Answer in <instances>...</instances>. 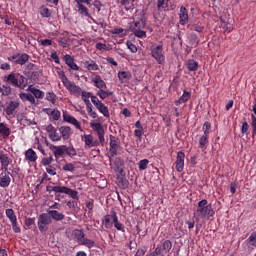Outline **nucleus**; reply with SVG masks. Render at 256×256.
<instances>
[{"instance_id":"28","label":"nucleus","mask_w":256,"mask_h":256,"mask_svg":"<svg viewBox=\"0 0 256 256\" xmlns=\"http://www.w3.org/2000/svg\"><path fill=\"white\" fill-rule=\"evenodd\" d=\"M19 97L21 101H29L32 105H35V96L33 94L20 93Z\"/></svg>"},{"instance_id":"19","label":"nucleus","mask_w":256,"mask_h":256,"mask_svg":"<svg viewBox=\"0 0 256 256\" xmlns=\"http://www.w3.org/2000/svg\"><path fill=\"white\" fill-rule=\"evenodd\" d=\"M112 222L114 224L115 229L117 231H122L125 233V228L123 227V224L119 222V217H117V212L112 210Z\"/></svg>"},{"instance_id":"49","label":"nucleus","mask_w":256,"mask_h":256,"mask_svg":"<svg viewBox=\"0 0 256 256\" xmlns=\"http://www.w3.org/2000/svg\"><path fill=\"white\" fill-rule=\"evenodd\" d=\"M167 7V5H169V0H158L157 2V9L158 11H160V9H163V7Z\"/></svg>"},{"instance_id":"50","label":"nucleus","mask_w":256,"mask_h":256,"mask_svg":"<svg viewBox=\"0 0 256 256\" xmlns=\"http://www.w3.org/2000/svg\"><path fill=\"white\" fill-rule=\"evenodd\" d=\"M202 129L204 131V135H209V133H211V123L205 122Z\"/></svg>"},{"instance_id":"43","label":"nucleus","mask_w":256,"mask_h":256,"mask_svg":"<svg viewBox=\"0 0 256 256\" xmlns=\"http://www.w3.org/2000/svg\"><path fill=\"white\" fill-rule=\"evenodd\" d=\"M48 137L53 142L61 141V134H59L57 130H54Z\"/></svg>"},{"instance_id":"33","label":"nucleus","mask_w":256,"mask_h":256,"mask_svg":"<svg viewBox=\"0 0 256 256\" xmlns=\"http://www.w3.org/2000/svg\"><path fill=\"white\" fill-rule=\"evenodd\" d=\"M247 247H256V231L253 232L246 240Z\"/></svg>"},{"instance_id":"54","label":"nucleus","mask_w":256,"mask_h":256,"mask_svg":"<svg viewBox=\"0 0 256 256\" xmlns=\"http://www.w3.org/2000/svg\"><path fill=\"white\" fill-rule=\"evenodd\" d=\"M251 119H252V122H251V125H252V134L253 135H256V117H255V114H251Z\"/></svg>"},{"instance_id":"26","label":"nucleus","mask_w":256,"mask_h":256,"mask_svg":"<svg viewBox=\"0 0 256 256\" xmlns=\"http://www.w3.org/2000/svg\"><path fill=\"white\" fill-rule=\"evenodd\" d=\"M186 67L188 71H197L199 69V63L194 59H189L186 61Z\"/></svg>"},{"instance_id":"8","label":"nucleus","mask_w":256,"mask_h":256,"mask_svg":"<svg viewBox=\"0 0 256 256\" xmlns=\"http://www.w3.org/2000/svg\"><path fill=\"white\" fill-rule=\"evenodd\" d=\"M108 157L111 169H113L115 173H123V167L125 165V162L122 160V158L111 156V154H109Z\"/></svg>"},{"instance_id":"58","label":"nucleus","mask_w":256,"mask_h":256,"mask_svg":"<svg viewBox=\"0 0 256 256\" xmlns=\"http://www.w3.org/2000/svg\"><path fill=\"white\" fill-rule=\"evenodd\" d=\"M63 171H75V166L72 163L66 164L63 166Z\"/></svg>"},{"instance_id":"53","label":"nucleus","mask_w":256,"mask_h":256,"mask_svg":"<svg viewBox=\"0 0 256 256\" xmlns=\"http://www.w3.org/2000/svg\"><path fill=\"white\" fill-rule=\"evenodd\" d=\"M126 45L131 53H137V46H135V44H133L131 41H128Z\"/></svg>"},{"instance_id":"17","label":"nucleus","mask_w":256,"mask_h":256,"mask_svg":"<svg viewBox=\"0 0 256 256\" xmlns=\"http://www.w3.org/2000/svg\"><path fill=\"white\" fill-rule=\"evenodd\" d=\"M124 7L125 11L132 12L135 9V0H117Z\"/></svg>"},{"instance_id":"22","label":"nucleus","mask_w":256,"mask_h":256,"mask_svg":"<svg viewBox=\"0 0 256 256\" xmlns=\"http://www.w3.org/2000/svg\"><path fill=\"white\" fill-rule=\"evenodd\" d=\"M48 215L50 219H54V221H63V219H65V214L57 210H48Z\"/></svg>"},{"instance_id":"30","label":"nucleus","mask_w":256,"mask_h":256,"mask_svg":"<svg viewBox=\"0 0 256 256\" xmlns=\"http://www.w3.org/2000/svg\"><path fill=\"white\" fill-rule=\"evenodd\" d=\"M0 135L6 139V137H9L11 135V129L7 127L4 123H0Z\"/></svg>"},{"instance_id":"52","label":"nucleus","mask_w":256,"mask_h":256,"mask_svg":"<svg viewBox=\"0 0 256 256\" xmlns=\"http://www.w3.org/2000/svg\"><path fill=\"white\" fill-rule=\"evenodd\" d=\"M56 95H55V93H53V92H48L47 94H46V99H47V101H50V102H52V103H55V101H56Z\"/></svg>"},{"instance_id":"7","label":"nucleus","mask_w":256,"mask_h":256,"mask_svg":"<svg viewBox=\"0 0 256 256\" xmlns=\"http://www.w3.org/2000/svg\"><path fill=\"white\" fill-rule=\"evenodd\" d=\"M143 27H145V23L142 20L133 21L130 23V31L134 33L135 37H145L147 32L143 31Z\"/></svg>"},{"instance_id":"59","label":"nucleus","mask_w":256,"mask_h":256,"mask_svg":"<svg viewBox=\"0 0 256 256\" xmlns=\"http://www.w3.org/2000/svg\"><path fill=\"white\" fill-rule=\"evenodd\" d=\"M222 27L228 31V33H231L233 31V25L231 23L223 22Z\"/></svg>"},{"instance_id":"44","label":"nucleus","mask_w":256,"mask_h":256,"mask_svg":"<svg viewBox=\"0 0 256 256\" xmlns=\"http://www.w3.org/2000/svg\"><path fill=\"white\" fill-rule=\"evenodd\" d=\"M0 93L4 95V97L11 95V86L3 85L0 87Z\"/></svg>"},{"instance_id":"14","label":"nucleus","mask_w":256,"mask_h":256,"mask_svg":"<svg viewBox=\"0 0 256 256\" xmlns=\"http://www.w3.org/2000/svg\"><path fill=\"white\" fill-rule=\"evenodd\" d=\"M179 19L180 25H187L189 23V12L185 6L180 7Z\"/></svg>"},{"instance_id":"29","label":"nucleus","mask_w":256,"mask_h":256,"mask_svg":"<svg viewBox=\"0 0 256 256\" xmlns=\"http://www.w3.org/2000/svg\"><path fill=\"white\" fill-rule=\"evenodd\" d=\"M25 157H26V159H28V161H30L31 163H35V161H37V153H35L33 149H28V150L25 152Z\"/></svg>"},{"instance_id":"51","label":"nucleus","mask_w":256,"mask_h":256,"mask_svg":"<svg viewBox=\"0 0 256 256\" xmlns=\"http://www.w3.org/2000/svg\"><path fill=\"white\" fill-rule=\"evenodd\" d=\"M64 61L68 67H70L71 64L75 62V60H73V57H71V55L69 54L64 55Z\"/></svg>"},{"instance_id":"63","label":"nucleus","mask_w":256,"mask_h":256,"mask_svg":"<svg viewBox=\"0 0 256 256\" xmlns=\"http://www.w3.org/2000/svg\"><path fill=\"white\" fill-rule=\"evenodd\" d=\"M51 59H53L55 63L59 64V56L57 55V52L54 51L51 53Z\"/></svg>"},{"instance_id":"55","label":"nucleus","mask_w":256,"mask_h":256,"mask_svg":"<svg viewBox=\"0 0 256 256\" xmlns=\"http://www.w3.org/2000/svg\"><path fill=\"white\" fill-rule=\"evenodd\" d=\"M11 224L14 233H21V228L19 227V224H17V220H14V222H11Z\"/></svg>"},{"instance_id":"45","label":"nucleus","mask_w":256,"mask_h":256,"mask_svg":"<svg viewBox=\"0 0 256 256\" xmlns=\"http://www.w3.org/2000/svg\"><path fill=\"white\" fill-rule=\"evenodd\" d=\"M40 15H42V17H51V10H49V8L42 6L40 7Z\"/></svg>"},{"instance_id":"18","label":"nucleus","mask_w":256,"mask_h":256,"mask_svg":"<svg viewBox=\"0 0 256 256\" xmlns=\"http://www.w3.org/2000/svg\"><path fill=\"white\" fill-rule=\"evenodd\" d=\"M20 103L17 100L10 101L5 109L6 115H13L15 109H18Z\"/></svg>"},{"instance_id":"24","label":"nucleus","mask_w":256,"mask_h":256,"mask_svg":"<svg viewBox=\"0 0 256 256\" xmlns=\"http://www.w3.org/2000/svg\"><path fill=\"white\" fill-rule=\"evenodd\" d=\"M76 7L78 9L79 15H82L83 17H90L89 9H87V7H85V5H83V3L77 1Z\"/></svg>"},{"instance_id":"40","label":"nucleus","mask_w":256,"mask_h":256,"mask_svg":"<svg viewBox=\"0 0 256 256\" xmlns=\"http://www.w3.org/2000/svg\"><path fill=\"white\" fill-rule=\"evenodd\" d=\"M173 248V243H171L170 240H165L162 244V251H165V253H169L171 249Z\"/></svg>"},{"instance_id":"23","label":"nucleus","mask_w":256,"mask_h":256,"mask_svg":"<svg viewBox=\"0 0 256 256\" xmlns=\"http://www.w3.org/2000/svg\"><path fill=\"white\" fill-rule=\"evenodd\" d=\"M0 162H1V171H8L9 164L11 163V160H9V156L7 154H2L0 156Z\"/></svg>"},{"instance_id":"25","label":"nucleus","mask_w":256,"mask_h":256,"mask_svg":"<svg viewBox=\"0 0 256 256\" xmlns=\"http://www.w3.org/2000/svg\"><path fill=\"white\" fill-rule=\"evenodd\" d=\"M95 87H97L98 89L103 90L107 87V84H105V81H103V79H101V76H96L92 79Z\"/></svg>"},{"instance_id":"47","label":"nucleus","mask_w":256,"mask_h":256,"mask_svg":"<svg viewBox=\"0 0 256 256\" xmlns=\"http://www.w3.org/2000/svg\"><path fill=\"white\" fill-rule=\"evenodd\" d=\"M147 165H149V160L147 159H143L139 162V169L140 171H145V169H147Z\"/></svg>"},{"instance_id":"16","label":"nucleus","mask_w":256,"mask_h":256,"mask_svg":"<svg viewBox=\"0 0 256 256\" xmlns=\"http://www.w3.org/2000/svg\"><path fill=\"white\" fill-rule=\"evenodd\" d=\"M59 133L61 134V137L64 139V141H67V139L73 135V131L69 126H61L59 128Z\"/></svg>"},{"instance_id":"60","label":"nucleus","mask_w":256,"mask_h":256,"mask_svg":"<svg viewBox=\"0 0 256 256\" xmlns=\"http://www.w3.org/2000/svg\"><path fill=\"white\" fill-rule=\"evenodd\" d=\"M53 163V157H48V158H44L42 160V165L47 166V165H51Z\"/></svg>"},{"instance_id":"10","label":"nucleus","mask_w":256,"mask_h":256,"mask_svg":"<svg viewBox=\"0 0 256 256\" xmlns=\"http://www.w3.org/2000/svg\"><path fill=\"white\" fill-rule=\"evenodd\" d=\"M110 148H109V155L111 157H115L117 155V151H119V147H121V141H119V138L110 135Z\"/></svg>"},{"instance_id":"27","label":"nucleus","mask_w":256,"mask_h":256,"mask_svg":"<svg viewBox=\"0 0 256 256\" xmlns=\"http://www.w3.org/2000/svg\"><path fill=\"white\" fill-rule=\"evenodd\" d=\"M80 95H81L82 101H84L86 107L91 105V101L89 99H91L93 97V93L86 92V91H81Z\"/></svg>"},{"instance_id":"35","label":"nucleus","mask_w":256,"mask_h":256,"mask_svg":"<svg viewBox=\"0 0 256 256\" xmlns=\"http://www.w3.org/2000/svg\"><path fill=\"white\" fill-rule=\"evenodd\" d=\"M66 146H53L55 157H61L65 153Z\"/></svg>"},{"instance_id":"57","label":"nucleus","mask_w":256,"mask_h":256,"mask_svg":"<svg viewBox=\"0 0 256 256\" xmlns=\"http://www.w3.org/2000/svg\"><path fill=\"white\" fill-rule=\"evenodd\" d=\"M91 101L95 107H99L103 103L101 102V100H99V98H97V96H93V95H92Z\"/></svg>"},{"instance_id":"12","label":"nucleus","mask_w":256,"mask_h":256,"mask_svg":"<svg viewBox=\"0 0 256 256\" xmlns=\"http://www.w3.org/2000/svg\"><path fill=\"white\" fill-rule=\"evenodd\" d=\"M11 185V172H8V170L2 172L0 174V187H9Z\"/></svg>"},{"instance_id":"41","label":"nucleus","mask_w":256,"mask_h":256,"mask_svg":"<svg viewBox=\"0 0 256 256\" xmlns=\"http://www.w3.org/2000/svg\"><path fill=\"white\" fill-rule=\"evenodd\" d=\"M96 95L100 97V99H107V97H111L113 95V92L105 91V90H99Z\"/></svg>"},{"instance_id":"56","label":"nucleus","mask_w":256,"mask_h":256,"mask_svg":"<svg viewBox=\"0 0 256 256\" xmlns=\"http://www.w3.org/2000/svg\"><path fill=\"white\" fill-rule=\"evenodd\" d=\"M40 44L42 45V47H51V45H53V41L49 39H44L40 41Z\"/></svg>"},{"instance_id":"61","label":"nucleus","mask_w":256,"mask_h":256,"mask_svg":"<svg viewBox=\"0 0 256 256\" xmlns=\"http://www.w3.org/2000/svg\"><path fill=\"white\" fill-rule=\"evenodd\" d=\"M96 49H98L99 51H106L107 50V44H103L101 42H98L96 44Z\"/></svg>"},{"instance_id":"13","label":"nucleus","mask_w":256,"mask_h":256,"mask_svg":"<svg viewBox=\"0 0 256 256\" xmlns=\"http://www.w3.org/2000/svg\"><path fill=\"white\" fill-rule=\"evenodd\" d=\"M175 163H176V171H178V173H181V171H183L185 167V153L181 151L178 152Z\"/></svg>"},{"instance_id":"37","label":"nucleus","mask_w":256,"mask_h":256,"mask_svg":"<svg viewBox=\"0 0 256 256\" xmlns=\"http://www.w3.org/2000/svg\"><path fill=\"white\" fill-rule=\"evenodd\" d=\"M6 217L9 218L10 223L17 221V215H15V211L13 209H6Z\"/></svg>"},{"instance_id":"38","label":"nucleus","mask_w":256,"mask_h":256,"mask_svg":"<svg viewBox=\"0 0 256 256\" xmlns=\"http://www.w3.org/2000/svg\"><path fill=\"white\" fill-rule=\"evenodd\" d=\"M96 109H98V111H100L102 115H104V117H109V108L105 106L103 102L99 106H97Z\"/></svg>"},{"instance_id":"62","label":"nucleus","mask_w":256,"mask_h":256,"mask_svg":"<svg viewBox=\"0 0 256 256\" xmlns=\"http://www.w3.org/2000/svg\"><path fill=\"white\" fill-rule=\"evenodd\" d=\"M25 225L27 227H31V225H35V218H26Z\"/></svg>"},{"instance_id":"20","label":"nucleus","mask_w":256,"mask_h":256,"mask_svg":"<svg viewBox=\"0 0 256 256\" xmlns=\"http://www.w3.org/2000/svg\"><path fill=\"white\" fill-rule=\"evenodd\" d=\"M26 91H29L30 93H32L36 99H43V97H45V93L35 88V86L33 85H29Z\"/></svg>"},{"instance_id":"2","label":"nucleus","mask_w":256,"mask_h":256,"mask_svg":"<svg viewBox=\"0 0 256 256\" xmlns=\"http://www.w3.org/2000/svg\"><path fill=\"white\" fill-rule=\"evenodd\" d=\"M4 81L12 85V87H17L18 89H25V87H27V78L17 72H12L4 76Z\"/></svg>"},{"instance_id":"5","label":"nucleus","mask_w":256,"mask_h":256,"mask_svg":"<svg viewBox=\"0 0 256 256\" xmlns=\"http://www.w3.org/2000/svg\"><path fill=\"white\" fill-rule=\"evenodd\" d=\"M47 191H53L54 193H64V195H69L72 199H79V192L68 188L67 186H48Z\"/></svg>"},{"instance_id":"15","label":"nucleus","mask_w":256,"mask_h":256,"mask_svg":"<svg viewBox=\"0 0 256 256\" xmlns=\"http://www.w3.org/2000/svg\"><path fill=\"white\" fill-rule=\"evenodd\" d=\"M63 119L66 123H70V125H74L76 129H79L81 131V124L79 123V121L76 120L75 117L69 114H63Z\"/></svg>"},{"instance_id":"48","label":"nucleus","mask_w":256,"mask_h":256,"mask_svg":"<svg viewBox=\"0 0 256 256\" xmlns=\"http://www.w3.org/2000/svg\"><path fill=\"white\" fill-rule=\"evenodd\" d=\"M65 153H67V155H69V157H75V155H77V150H75V148L73 147H66L65 148Z\"/></svg>"},{"instance_id":"6","label":"nucleus","mask_w":256,"mask_h":256,"mask_svg":"<svg viewBox=\"0 0 256 256\" xmlns=\"http://www.w3.org/2000/svg\"><path fill=\"white\" fill-rule=\"evenodd\" d=\"M53 223L51 216L48 213H42L38 217V229L41 233H45L49 228V225Z\"/></svg>"},{"instance_id":"11","label":"nucleus","mask_w":256,"mask_h":256,"mask_svg":"<svg viewBox=\"0 0 256 256\" xmlns=\"http://www.w3.org/2000/svg\"><path fill=\"white\" fill-rule=\"evenodd\" d=\"M151 55L160 64L163 63V61H165V56H163V46L162 45H158L155 48H152Z\"/></svg>"},{"instance_id":"46","label":"nucleus","mask_w":256,"mask_h":256,"mask_svg":"<svg viewBox=\"0 0 256 256\" xmlns=\"http://www.w3.org/2000/svg\"><path fill=\"white\" fill-rule=\"evenodd\" d=\"M86 109H87L88 115H90L92 119H97V112L93 110V104L86 106Z\"/></svg>"},{"instance_id":"9","label":"nucleus","mask_w":256,"mask_h":256,"mask_svg":"<svg viewBox=\"0 0 256 256\" xmlns=\"http://www.w3.org/2000/svg\"><path fill=\"white\" fill-rule=\"evenodd\" d=\"M61 81H62L64 87H66V89H68V91H70V93H73V95H81V87H79V86L75 85L73 82L69 81V79L67 78L65 73H62Z\"/></svg>"},{"instance_id":"21","label":"nucleus","mask_w":256,"mask_h":256,"mask_svg":"<svg viewBox=\"0 0 256 256\" xmlns=\"http://www.w3.org/2000/svg\"><path fill=\"white\" fill-rule=\"evenodd\" d=\"M83 65L87 71H99V65H97L95 60H86L83 62Z\"/></svg>"},{"instance_id":"3","label":"nucleus","mask_w":256,"mask_h":256,"mask_svg":"<svg viewBox=\"0 0 256 256\" xmlns=\"http://www.w3.org/2000/svg\"><path fill=\"white\" fill-rule=\"evenodd\" d=\"M207 203L206 199L198 202L196 214L200 219H209V217H213L215 214L213 207L211 205H207Z\"/></svg>"},{"instance_id":"36","label":"nucleus","mask_w":256,"mask_h":256,"mask_svg":"<svg viewBox=\"0 0 256 256\" xmlns=\"http://www.w3.org/2000/svg\"><path fill=\"white\" fill-rule=\"evenodd\" d=\"M209 143V134H203L199 139V147L200 149H204L205 145Z\"/></svg>"},{"instance_id":"34","label":"nucleus","mask_w":256,"mask_h":256,"mask_svg":"<svg viewBox=\"0 0 256 256\" xmlns=\"http://www.w3.org/2000/svg\"><path fill=\"white\" fill-rule=\"evenodd\" d=\"M188 99H191V93L184 91L183 95L176 101V105H181V103H187Z\"/></svg>"},{"instance_id":"1","label":"nucleus","mask_w":256,"mask_h":256,"mask_svg":"<svg viewBox=\"0 0 256 256\" xmlns=\"http://www.w3.org/2000/svg\"><path fill=\"white\" fill-rule=\"evenodd\" d=\"M90 127L96 131L98 135L99 140H94L93 135L91 134H84V143H85V149H91V147H99V144L103 145L105 143V129L103 128V125H101L100 122H91Z\"/></svg>"},{"instance_id":"39","label":"nucleus","mask_w":256,"mask_h":256,"mask_svg":"<svg viewBox=\"0 0 256 256\" xmlns=\"http://www.w3.org/2000/svg\"><path fill=\"white\" fill-rule=\"evenodd\" d=\"M118 78L120 79V81L129 80L131 79V72L120 71L118 72Z\"/></svg>"},{"instance_id":"42","label":"nucleus","mask_w":256,"mask_h":256,"mask_svg":"<svg viewBox=\"0 0 256 256\" xmlns=\"http://www.w3.org/2000/svg\"><path fill=\"white\" fill-rule=\"evenodd\" d=\"M47 113L52 116V119H54V121H59V119L61 118V112L59 110H48Z\"/></svg>"},{"instance_id":"32","label":"nucleus","mask_w":256,"mask_h":256,"mask_svg":"<svg viewBox=\"0 0 256 256\" xmlns=\"http://www.w3.org/2000/svg\"><path fill=\"white\" fill-rule=\"evenodd\" d=\"M113 220V211H111V215H105L102 222L106 229H111V221Z\"/></svg>"},{"instance_id":"4","label":"nucleus","mask_w":256,"mask_h":256,"mask_svg":"<svg viewBox=\"0 0 256 256\" xmlns=\"http://www.w3.org/2000/svg\"><path fill=\"white\" fill-rule=\"evenodd\" d=\"M72 235L74 239H76L77 243H79V245H83L88 249H93V247H95V241L86 238L85 232H83V230L75 229L73 230Z\"/></svg>"},{"instance_id":"64","label":"nucleus","mask_w":256,"mask_h":256,"mask_svg":"<svg viewBox=\"0 0 256 256\" xmlns=\"http://www.w3.org/2000/svg\"><path fill=\"white\" fill-rule=\"evenodd\" d=\"M145 253H147L146 249H138L135 256H145Z\"/></svg>"},{"instance_id":"31","label":"nucleus","mask_w":256,"mask_h":256,"mask_svg":"<svg viewBox=\"0 0 256 256\" xmlns=\"http://www.w3.org/2000/svg\"><path fill=\"white\" fill-rule=\"evenodd\" d=\"M27 61H29V55L28 54H18V58L17 60H15V63L17 65H25V63H27Z\"/></svg>"}]
</instances>
